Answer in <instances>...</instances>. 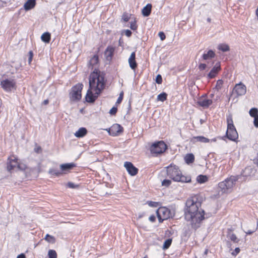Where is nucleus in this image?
Masks as SVG:
<instances>
[{
    "label": "nucleus",
    "mask_w": 258,
    "mask_h": 258,
    "mask_svg": "<svg viewBox=\"0 0 258 258\" xmlns=\"http://www.w3.org/2000/svg\"><path fill=\"white\" fill-rule=\"evenodd\" d=\"M240 178V175L231 176L225 180L220 182L218 186L223 193L228 192L235 185L236 182Z\"/></svg>",
    "instance_id": "20e7f679"
},
{
    "label": "nucleus",
    "mask_w": 258,
    "mask_h": 258,
    "mask_svg": "<svg viewBox=\"0 0 258 258\" xmlns=\"http://www.w3.org/2000/svg\"><path fill=\"white\" fill-rule=\"evenodd\" d=\"M212 103L213 101L211 99H206L202 96L197 103L198 105L206 108H208Z\"/></svg>",
    "instance_id": "4468645a"
},
{
    "label": "nucleus",
    "mask_w": 258,
    "mask_h": 258,
    "mask_svg": "<svg viewBox=\"0 0 258 258\" xmlns=\"http://www.w3.org/2000/svg\"><path fill=\"white\" fill-rule=\"evenodd\" d=\"M207 21H208V22H211V19L210 18H208L207 19Z\"/></svg>",
    "instance_id": "338daca9"
},
{
    "label": "nucleus",
    "mask_w": 258,
    "mask_h": 258,
    "mask_svg": "<svg viewBox=\"0 0 258 258\" xmlns=\"http://www.w3.org/2000/svg\"><path fill=\"white\" fill-rule=\"evenodd\" d=\"M2 87L6 91H11L15 87L16 82L14 80L5 79L1 81Z\"/></svg>",
    "instance_id": "6e6552de"
},
{
    "label": "nucleus",
    "mask_w": 258,
    "mask_h": 258,
    "mask_svg": "<svg viewBox=\"0 0 258 258\" xmlns=\"http://www.w3.org/2000/svg\"><path fill=\"white\" fill-rule=\"evenodd\" d=\"M256 228H253L252 230H248L247 231H244V232L246 233V234H252L256 230Z\"/></svg>",
    "instance_id": "4d7b16f0"
},
{
    "label": "nucleus",
    "mask_w": 258,
    "mask_h": 258,
    "mask_svg": "<svg viewBox=\"0 0 258 258\" xmlns=\"http://www.w3.org/2000/svg\"><path fill=\"white\" fill-rule=\"evenodd\" d=\"M128 63L130 68L135 70L138 66V64L136 61V53L135 52H133L130 57L128 58Z\"/></svg>",
    "instance_id": "a211bd4d"
},
{
    "label": "nucleus",
    "mask_w": 258,
    "mask_h": 258,
    "mask_svg": "<svg viewBox=\"0 0 258 258\" xmlns=\"http://www.w3.org/2000/svg\"><path fill=\"white\" fill-rule=\"evenodd\" d=\"M217 48L219 50L224 52L228 51L230 50L229 45L225 43L219 44Z\"/></svg>",
    "instance_id": "c756f323"
},
{
    "label": "nucleus",
    "mask_w": 258,
    "mask_h": 258,
    "mask_svg": "<svg viewBox=\"0 0 258 258\" xmlns=\"http://www.w3.org/2000/svg\"><path fill=\"white\" fill-rule=\"evenodd\" d=\"M215 56V53L212 50H209L207 53H204L203 58L204 60H208L214 58Z\"/></svg>",
    "instance_id": "bb28decb"
},
{
    "label": "nucleus",
    "mask_w": 258,
    "mask_h": 258,
    "mask_svg": "<svg viewBox=\"0 0 258 258\" xmlns=\"http://www.w3.org/2000/svg\"><path fill=\"white\" fill-rule=\"evenodd\" d=\"M171 184V180L165 179L162 181V185L165 187H168Z\"/></svg>",
    "instance_id": "58836bf2"
},
{
    "label": "nucleus",
    "mask_w": 258,
    "mask_h": 258,
    "mask_svg": "<svg viewBox=\"0 0 258 258\" xmlns=\"http://www.w3.org/2000/svg\"><path fill=\"white\" fill-rule=\"evenodd\" d=\"M124 166L131 176H135L138 173V169L132 163L127 161L125 162Z\"/></svg>",
    "instance_id": "9b49d317"
},
{
    "label": "nucleus",
    "mask_w": 258,
    "mask_h": 258,
    "mask_svg": "<svg viewBox=\"0 0 258 258\" xmlns=\"http://www.w3.org/2000/svg\"><path fill=\"white\" fill-rule=\"evenodd\" d=\"M207 68V65L205 63H200L199 66V69L200 71H203Z\"/></svg>",
    "instance_id": "8fccbe9b"
},
{
    "label": "nucleus",
    "mask_w": 258,
    "mask_h": 258,
    "mask_svg": "<svg viewBox=\"0 0 258 258\" xmlns=\"http://www.w3.org/2000/svg\"><path fill=\"white\" fill-rule=\"evenodd\" d=\"M167 148L166 144L163 141H160L152 144L150 148V150L154 156H157L164 153Z\"/></svg>",
    "instance_id": "423d86ee"
},
{
    "label": "nucleus",
    "mask_w": 258,
    "mask_h": 258,
    "mask_svg": "<svg viewBox=\"0 0 258 258\" xmlns=\"http://www.w3.org/2000/svg\"><path fill=\"white\" fill-rule=\"evenodd\" d=\"M249 113L251 116L255 117L258 115V110L256 108H252L249 110Z\"/></svg>",
    "instance_id": "c9c22d12"
},
{
    "label": "nucleus",
    "mask_w": 258,
    "mask_h": 258,
    "mask_svg": "<svg viewBox=\"0 0 258 258\" xmlns=\"http://www.w3.org/2000/svg\"><path fill=\"white\" fill-rule=\"evenodd\" d=\"M44 239L47 241L48 242L50 243H54L55 242V238L54 236L50 235L48 234H47L44 238Z\"/></svg>",
    "instance_id": "473e14b6"
},
{
    "label": "nucleus",
    "mask_w": 258,
    "mask_h": 258,
    "mask_svg": "<svg viewBox=\"0 0 258 258\" xmlns=\"http://www.w3.org/2000/svg\"><path fill=\"white\" fill-rule=\"evenodd\" d=\"M99 62V57L98 55H94L90 59L89 63H88V66L89 68H91L92 70H93L94 68L93 71L95 70V69H97L99 70L97 68V66H98V63Z\"/></svg>",
    "instance_id": "2eb2a0df"
},
{
    "label": "nucleus",
    "mask_w": 258,
    "mask_h": 258,
    "mask_svg": "<svg viewBox=\"0 0 258 258\" xmlns=\"http://www.w3.org/2000/svg\"><path fill=\"white\" fill-rule=\"evenodd\" d=\"M76 166V164L74 163H69L62 164L60 165V168L61 171L64 172L69 171L74 167Z\"/></svg>",
    "instance_id": "aec40b11"
},
{
    "label": "nucleus",
    "mask_w": 258,
    "mask_h": 258,
    "mask_svg": "<svg viewBox=\"0 0 258 258\" xmlns=\"http://www.w3.org/2000/svg\"><path fill=\"white\" fill-rule=\"evenodd\" d=\"M26 168H27V166L25 164H23V163H18V169L22 170V171H24L26 169Z\"/></svg>",
    "instance_id": "37998d69"
},
{
    "label": "nucleus",
    "mask_w": 258,
    "mask_h": 258,
    "mask_svg": "<svg viewBox=\"0 0 258 258\" xmlns=\"http://www.w3.org/2000/svg\"><path fill=\"white\" fill-rule=\"evenodd\" d=\"M253 162L258 167V154H257L256 157L253 159Z\"/></svg>",
    "instance_id": "bf43d9fd"
},
{
    "label": "nucleus",
    "mask_w": 258,
    "mask_h": 258,
    "mask_svg": "<svg viewBox=\"0 0 258 258\" xmlns=\"http://www.w3.org/2000/svg\"><path fill=\"white\" fill-rule=\"evenodd\" d=\"M67 186L71 188H76L79 187L78 185L75 184L74 183L72 182H69L67 183Z\"/></svg>",
    "instance_id": "c03bdc74"
},
{
    "label": "nucleus",
    "mask_w": 258,
    "mask_h": 258,
    "mask_svg": "<svg viewBox=\"0 0 258 258\" xmlns=\"http://www.w3.org/2000/svg\"><path fill=\"white\" fill-rule=\"evenodd\" d=\"M51 35L48 32L44 33L41 36V39L42 41L46 43H48L50 41Z\"/></svg>",
    "instance_id": "cd10ccee"
},
{
    "label": "nucleus",
    "mask_w": 258,
    "mask_h": 258,
    "mask_svg": "<svg viewBox=\"0 0 258 258\" xmlns=\"http://www.w3.org/2000/svg\"><path fill=\"white\" fill-rule=\"evenodd\" d=\"M106 81L105 74L99 70L95 69L89 76V88L85 97L86 102L94 103L99 95L105 88Z\"/></svg>",
    "instance_id": "f03ea898"
},
{
    "label": "nucleus",
    "mask_w": 258,
    "mask_h": 258,
    "mask_svg": "<svg viewBox=\"0 0 258 258\" xmlns=\"http://www.w3.org/2000/svg\"><path fill=\"white\" fill-rule=\"evenodd\" d=\"M234 91L236 92L238 96H242L244 95L246 92V86L240 83L239 84H236L234 88Z\"/></svg>",
    "instance_id": "ddd939ff"
},
{
    "label": "nucleus",
    "mask_w": 258,
    "mask_h": 258,
    "mask_svg": "<svg viewBox=\"0 0 258 258\" xmlns=\"http://www.w3.org/2000/svg\"><path fill=\"white\" fill-rule=\"evenodd\" d=\"M106 130L110 136H116L123 132V127L118 124H114Z\"/></svg>",
    "instance_id": "1a4fd4ad"
},
{
    "label": "nucleus",
    "mask_w": 258,
    "mask_h": 258,
    "mask_svg": "<svg viewBox=\"0 0 258 258\" xmlns=\"http://www.w3.org/2000/svg\"><path fill=\"white\" fill-rule=\"evenodd\" d=\"M253 124L256 127H258V115L254 117Z\"/></svg>",
    "instance_id": "864d4df0"
},
{
    "label": "nucleus",
    "mask_w": 258,
    "mask_h": 258,
    "mask_svg": "<svg viewBox=\"0 0 258 258\" xmlns=\"http://www.w3.org/2000/svg\"><path fill=\"white\" fill-rule=\"evenodd\" d=\"M117 111V108L116 107H113L109 111V113L111 115H115Z\"/></svg>",
    "instance_id": "49530a36"
},
{
    "label": "nucleus",
    "mask_w": 258,
    "mask_h": 258,
    "mask_svg": "<svg viewBox=\"0 0 258 258\" xmlns=\"http://www.w3.org/2000/svg\"><path fill=\"white\" fill-rule=\"evenodd\" d=\"M255 172V169L252 168L250 166L246 167L244 170H243L242 172L240 175V177L242 176L244 177L253 176L254 175Z\"/></svg>",
    "instance_id": "dca6fc26"
},
{
    "label": "nucleus",
    "mask_w": 258,
    "mask_h": 258,
    "mask_svg": "<svg viewBox=\"0 0 258 258\" xmlns=\"http://www.w3.org/2000/svg\"><path fill=\"white\" fill-rule=\"evenodd\" d=\"M225 138H228L230 141L235 142L238 138V134L236 130L226 131V135L222 137V139L224 140Z\"/></svg>",
    "instance_id": "f8f14e48"
},
{
    "label": "nucleus",
    "mask_w": 258,
    "mask_h": 258,
    "mask_svg": "<svg viewBox=\"0 0 258 258\" xmlns=\"http://www.w3.org/2000/svg\"><path fill=\"white\" fill-rule=\"evenodd\" d=\"M148 205L153 207H156L158 205V203L157 202L150 201L148 202Z\"/></svg>",
    "instance_id": "5fc2aeb1"
},
{
    "label": "nucleus",
    "mask_w": 258,
    "mask_h": 258,
    "mask_svg": "<svg viewBox=\"0 0 258 258\" xmlns=\"http://www.w3.org/2000/svg\"><path fill=\"white\" fill-rule=\"evenodd\" d=\"M28 56H29V58H28V63L29 64H30L32 60V58H33V53L32 52V51H30L28 53Z\"/></svg>",
    "instance_id": "09e8293b"
},
{
    "label": "nucleus",
    "mask_w": 258,
    "mask_h": 258,
    "mask_svg": "<svg viewBox=\"0 0 258 258\" xmlns=\"http://www.w3.org/2000/svg\"><path fill=\"white\" fill-rule=\"evenodd\" d=\"M191 141L195 143L197 142H200L202 143H208L210 141V140L204 136H197V137H194L191 140Z\"/></svg>",
    "instance_id": "393cba45"
},
{
    "label": "nucleus",
    "mask_w": 258,
    "mask_h": 258,
    "mask_svg": "<svg viewBox=\"0 0 258 258\" xmlns=\"http://www.w3.org/2000/svg\"><path fill=\"white\" fill-rule=\"evenodd\" d=\"M115 48L112 46H108L104 52V54L108 60L112 59L114 54Z\"/></svg>",
    "instance_id": "6ab92c4d"
},
{
    "label": "nucleus",
    "mask_w": 258,
    "mask_h": 258,
    "mask_svg": "<svg viewBox=\"0 0 258 258\" xmlns=\"http://www.w3.org/2000/svg\"><path fill=\"white\" fill-rule=\"evenodd\" d=\"M152 10V5L151 4H148L147 5L143 8L142 11V15L144 17L149 16Z\"/></svg>",
    "instance_id": "5701e85b"
},
{
    "label": "nucleus",
    "mask_w": 258,
    "mask_h": 258,
    "mask_svg": "<svg viewBox=\"0 0 258 258\" xmlns=\"http://www.w3.org/2000/svg\"><path fill=\"white\" fill-rule=\"evenodd\" d=\"M232 231L231 229H228L227 235V238L230 239L234 243H238V242L240 241V239H238L236 235L232 233Z\"/></svg>",
    "instance_id": "412c9836"
},
{
    "label": "nucleus",
    "mask_w": 258,
    "mask_h": 258,
    "mask_svg": "<svg viewBox=\"0 0 258 258\" xmlns=\"http://www.w3.org/2000/svg\"><path fill=\"white\" fill-rule=\"evenodd\" d=\"M5 4L3 1H0V9L4 7Z\"/></svg>",
    "instance_id": "680f3d73"
},
{
    "label": "nucleus",
    "mask_w": 258,
    "mask_h": 258,
    "mask_svg": "<svg viewBox=\"0 0 258 258\" xmlns=\"http://www.w3.org/2000/svg\"><path fill=\"white\" fill-rule=\"evenodd\" d=\"M166 172L167 176L174 181L181 182H189L191 181L190 176H185L182 175L178 166L176 165L167 167Z\"/></svg>",
    "instance_id": "7ed1b4c3"
},
{
    "label": "nucleus",
    "mask_w": 258,
    "mask_h": 258,
    "mask_svg": "<svg viewBox=\"0 0 258 258\" xmlns=\"http://www.w3.org/2000/svg\"><path fill=\"white\" fill-rule=\"evenodd\" d=\"M201 203L198 201L197 196L187 200L184 209L185 219L190 221L192 228L196 230L200 227L201 222L205 219V212L199 209Z\"/></svg>",
    "instance_id": "f257e3e1"
},
{
    "label": "nucleus",
    "mask_w": 258,
    "mask_h": 258,
    "mask_svg": "<svg viewBox=\"0 0 258 258\" xmlns=\"http://www.w3.org/2000/svg\"><path fill=\"white\" fill-rule=\"evenodd\" d=\"M220 70L221 67L220 63L218 62L213 67L211 71L208 74V78L209 79L214 78Z\"/></svg>",
    "instance_id": "f3484780"
},
{
    "label": "nucleus",
    "mask_w": 258,
    "mask_h": 258,
    "mask_svg": "<svg viewBox=\"0 0 258 258\" xmlns=\"http://www.w3.org/2000/svg\"><path fill=\"white\" fill-rule=\"evenodd\" d=\"M48 173L52 175L56 176H59L62 174L61 171L55 169H50Z\"/></svg>",
    "instance_id": "2f4dec72"
},
{
    "label": "nucleus",
    "mask_w": 258,
    "mask_h": 258,
    "mask_svg": "<svg viewBox=\"0 0 258 258\" xmlns=\"http://www.w3.org/2000/svg\"><path fill=\"white\" fill-rule=\"evenodd\" d=\"M185 162L189 164L194 162L195 156L192 153L187 154L186 155L184 158Z\"/></svg>",
    "instance_id": "c85d7f7f"
},
{
    "label": "nucleus",
    "mask_w": 258,
    "mask_h": 258,
    "mask_svg": "<svg viewBox=\"0 0 258 258\" xmlns=\"http://www.w3.org/2000/svg\"><path fill=\"white\" fill-rule=\"evenodd\" d=\"M137 25L136 24V21L134 20L133 22L131 23L130 28L133 30H136L137 29Z\"/></svg>",
    "instance_id": "79ce46f5"
},
{
    "label": "nucleus",
    "mask_w": 258,
    "mask_h": 258,
    "mask_svg": "<svg viewBox=\"0 0 258 258\" xmlns=\"http://www.w3.org/2000/svg\"><path fill=\"white\" fill-rule=\"evenodd\" d=\"M122 19H123V20L124 21V22H128L130 19V16L126 14V13H124L122 15Z\"/></svg>",
    "instance_id": "a18cd8bd"
},
{
    "label": "nucleus",
    "mask_w": 258,
    "mask_h": 258,
    "mask_svg": "<svg viewBox=\"0 0 258 258\" xmlns=\"http://www.w3.org/2000/svg\"><path fill=\"white\" fill-rule=\"evenodd\" d=\"M149 220L152 222H154L156 220V217L154 215H151L149 217Z\"/></svg>",
    "instance_id": "13d9d810"
},
{
    "label": "nucleus",
    "mask_w": 258,
    "mask_h": 258,
    "mask_svg": "<svg viewBox=\"0 0 258 258\" xmlns=\"http://www.w3.org/2000/svg\"><path fill=\"white\" fill-rule=\"evenodd\" d=\"M17 258H26V256L25 254L21 253L17 256Z\"/></svg>",
    "instance_id": "052dcab7"
},
{
    "label": "nucleus",
    "mask_w": 258,
    "mask_h": 258,
    "mask_svg": "<svg viewBox=\"0 0 258 258\" xmlns=\"http://www.w3.org/2000/svg\"><path fill=\"white\" fill-rule=\"evenodd\" d=\"M208 249H206L205 251V254H207V253H208Z\"/></svg>",
    "instance_id": "69168bd1"
},
{
    "label": "nucleus",
    "mask_w": 258,
    "mask_h": 258,
    "mask_svg": "<svg viewBox=\"0 0 258 258\" xmlns=\"http://www.w3.org/2000/svg\"><path fill=\"white\" fill-rule=\"evenodd\" d=\"M48 103V100H45L43 101V104L46 105Z\"/></svg>",
    "instance_id": "e2e57ef3"
},
{
    "label": "nucleus",
    "mask_w": 258,
    "mask_h": 258,
    "mask_svg": "<svg viewBox=\"0 0 258 258\" xmlns=\"http://www.w3.org/2000/svg\"><path fill=\"white\" fill-rule=\"evenodd\" d=\"M124 33L125 35L128 37H130L132 34V31L128 29L124 30Z\"/></svg>",
    "instance_id": "6e6d98bb"
},
{
    "label": "nucleus",
    "mask_w": 258,
    "mask_h": 258,
    "mask_svg": "<svg viewBox=\"0 0 258 258\" xmlns=\"http://www.w3.org/2000/svg\"><path fill=\"white\" fill-rule=\"evenodd\" d=\"M172 243V239H166L163 244V249H168Z\"/></svg>",
    "instance_id": "f704fd0d"
},
{
    "label": "nucleus",
    "mask_w": 258,
    "mask_h": 258,
    "mask_svg": "<svg viewBox=\"0 0 258 258\" xmlns=\"http://www.w3.org/2000/svg\"><path fill=\"white\" fill-rule=\"evenodd\" d=\"M156 83L158 84H161L162 83V78L161 75L158 74L156 78Z\"/></svg>",
    "instance_id": "a19ab883"
},
{
    "label": "nucleus",
    "mask_w": 258,
    "mask_h": 258,
    "mask_svg": "<svg viewBox=\"0 0 258 258\" xmlns=\"http://www.w3.org/2000/svg\"><path fill=\"white\" fill-rule=\"evenodd\" d=\"M158 35L161 40H164L166 38L165 35L163 32H160L158 34Z\"/></svg>",
    "instance_id": "3c124183"
},
{
    "label": "nucleus",
    "mask_w": 258,
    "mask_h": 258,
    "mask_svg": "<svg viewBox=\"0 0 258 258\" xmlns=\"http://www.w3.org/2000/svg\"><path fill=\"white\" fill-rule=\"evenodd\" d=\"M156 214L160 223L172 217L170 210L165 207H161L158 209L156 210Z\"/></svg>",
    "instance_id": "0eeeda50"
},
{
    "label": "nucleus",
    "mask_w": 258,
    "mask_h": 258,
    "mask_svg": "<svg viewBox=\"0 0 258 258\" xmlns=\"http://www.w3.org/2000/svg\"><path fill=\"white\" fill-rule=\"evenodd\" d=\"M209 96H210V97L211 98H213V97H214V94H213V93H212V94H210Z\"/></svg>",
    "instance_id": "0e129e2a"
},
{
    "label": "nucleus",
    "mask_w": 258,
    "mask_h": 258,
    "mask_svg": "<svg viewBox=\"0 0 258 258\" xmlns=\"http://www.w3.org/2000/svg\"><path fill=\"white\" fill-rule=\"evenodd\" d=\"M197 180L199 183H203L208 180V177L206 175H199L197 177Z\"/></svg>",
    "instance_id": "7c9ffc66"
},
{
    "label": "nucleus",
    "mask_w": 258,
    "mask_h": 258,
    "mask_svg": "<svg viewBox=\"0 0 258 258\" xmlns=\"http://www.w3.org/2000/svg\"><path fill=\"white\" fill-rule=\"evenodd\" d=\"M83 87V84L79 83L72 88L69 93V98L71 101L78 102L81 100Z\"/></svg>",
    "instance_id": "39448f33"
},
{
    "label": "nucleus",
    "mask_w": 258,
    "mask_h": 258,
    "mask_svg": "<svg viewBox=\"0 0 258 258\" xmlns=\"http://www.w3.org/2000/svg\"><path fill=\"white\" fill-rule=\"evenodd\" d=\"M34 152L36 153L39 154L42 152V148L40 146H38L37 144H35V147L34 149Z\"/></svg>",
    "instance_id": "ea45409f"
},
{
    "label": "nucleus",
    "mask_w": 258,
    "mask_h": 258,
    "mask_svg": "<svg viewBox=\"0 0 258 258\" xmlns=\"http://www.w3.org/2000/svg\"><path fill=\"white\" fill-rule=\"evenodd\" d=\"M87 134V130L85 127L80 128L75 134V136L77 138H82Z\"/></svg>",
    "instance_id": "a878e982"
},
{
    "label": "nucleus",
    "mask_w": 258,
    "mask_h": 258,
    "mask_svg": "<svg viewBox=\"0 0 258 258\" xmlns=\"http://www.w3.org/2000/svg\"><path fill=\"white\" fill-rule=\"evenodd\" d=\"M123 92H121L120 94H119V96L118 97L117 101H116V103L117 104H119L121 103V102L122 101V99H123Z\"/></svg>",
    "instance_id": "de8ad7c7"
},
{
    "label": "nucleus",
    "mask_w": 258,
    "mask_h": 258,
    "mask_svg": "<svg viewBox=\"0 0 258 258\" xmlns=\"http://www.w3.org/2000/svg\"><path fill=\"white\" fill-rule=\"evenodd\" d=\"M36 5V0H28L24 4V8L25 10L28 11L33 9Z\"/></svg>",
    "instance_id": "b1692460"
},
{
    "label": "nucleus",
    "mask_w": 258,
    "mask_h": 258,
    "mask_svg": "<svg viewBox=\"0 0 258 258\" xmlns=\"http://www.w3.org/2000/svg\"><path fill=\"white\" fill-rule=\"evenodd\" d=\"M223 84V81L222 80H218L217 81L216 85L215 86V89L217 91H219V90H220L221 89Z\"/></svg>",
    "instance_id": "4c0bfd02"
},
{
    "label": "nucleus",
    "mask_w": 258,
    "mask_h": 258,
    "mask_svg": "<svg viewBox=\"0 0 258 258\" xmlns=\"http://www.w3.org/2000/svg\"><path fill=\"white\" fill-rule=\"evenodd\" d=\"M48 258H57V253L54 250L50 249L48 252Z\"/></svg>",
    "instance_id": "e433bc0d"
},
{
    "label": "nucleus",
    "mask_w": 258,
    "mask_h": 258,
    "mask_svg": "<svg viewBox=\"0 0 258 258\" xmlns=\"http://www.w3.org/2000/svg\"><path fill=\"white\" fill-rule=\"evenodd\" d=\"M167 94L165 92L159 94L157 96V100L163 102L167 99Z\"/></svg>",
    "instance_id": "72a5a7b5"
},
{
    "label": "nucleus",
    "mask_w": 258,
    "mask_h": 258,
    "mask_svg": "<svg viewBox=\"0 0 258 258\" xmlns=\"http://www.w3.org/2000/svg\"><path fill=\"white\" fill-rule=\"evenodd\" d=\"M240 248L239 247H236L234 251L231 253L233 255L236 256L239 252Z\"/></svg>",
    "instance_id": "603ef678"
},
{
    "label": "nucleus",
    "mask_w": 258,
    "mask_h": 258,
    "mask_svg": "<svg viewBox=\"0 0 258 258\" xmlns=\"http://www.w3.org/2000/svg\"><path fill=\"white\" fill-rule=\"evenodd\" d=\"M227 131L236 130L233 124V121L231 115H229L227 117Z\"/></svg>",
    "instance_id": "4be33fe9"
},
{
    "label": "nucleus",
    "mask_w": 258,
    "mask_h": 258,
    "mask_svg": "<svg viewBox=\"0 0 258 258\" xmlns=\"http://www.w3.org/2000/svg\"><path fill=\"white\" fill-rule=\"evenodd\" d=\"M227 245H231V244L230 243V242L229 241H227Z\"/></svg>",
    "instance_id": "774afa93"
},
{
    "label": "nucleus",
    "mask_w": 258,
    "mask_h": 258,
    "mask_svg": "<svg viewBox=\"0 0 258 258\" xmlns=\"http://www.w3.org/2000/svg\"><path fill=\"white\" fill-rule=\"evenodd\" d=\"M9 161L7 163V170L9 172H11L12 170L18 168V162L17 158L13 156L8 158Z\"/></svg>",
    "instance_id": "9d476101"
}]
</instances>
